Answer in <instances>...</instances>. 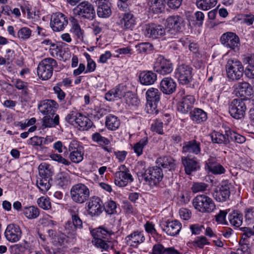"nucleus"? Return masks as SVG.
I'll use <instances>...</instances> for the list:
<instances>
[{
  "label": "nucleus",
  "mask_w": 254,
  "mask_h": 254,
  "mask_svg": "<svg viewBox=\"0 0 254 254\" xmlns=\"http://www.w3.org/2000/svg\"><path fill=\"white\" fill-rule=\"evenodd\" d=\"M225 70L227 77L231 81H237L244 75V66L241 62L237 59H228L225 65Z\"/></svg>",
  "instance_id": "7ed1b4c3"
},
{
  "label": "nucleus",
  "mask_w": 254,
  "mask_h": 254,
  "mask_svg": "<svg viewBox=\"0 0 254 254\" xmlns=\"http://www.w3.org/2000/svg\"><path fill=\"white\" fill-rule=\"evenodd\" d=\"M181 162L184 167L185 173L190 175L192 173L196 172L200 169V163L196 157L190 158L189 156H183Z\"/></svg>",
  "instance_id": "5701e85b"
},
{
  "label": "nucleus",
  "mask_w": 254,
  "mask_h": 254,
  "mask_svg": "<svg viewBox=\"0 0 254 254\" xmlns=\"http://www.w3.org/2000/svg\"><path fill=\"white\" fill-rule=\"evenodd\" d=\"M185 26V21L183 16L180 15H173L168 17L165 21V27L168 38L175 35Z\"/></svg>",
  "instance_id": "0eeeda50"
},
{
  "label": "nucleus",
  "mask_w": 254,
  "mask_h": 254,
  "mask_svg": "<svg viewBox=\"0 0 254 254\" xmlns=\"http://www.w3.org/2000/svg\"><path fill=\"white\" fill-rule=\"evenodd\" d=\"M42 126L45 127H53L59 124V116L55 114L54 116L46 115L42 119Z\"/></svg>",
  "instance_id": "ea45409f"
},
{
  "label": "nucleus",
  "mask_w": 254,
  "mask_h": 254,
  "mask_svg": "<svg viewBox=\"0 0 254 254\" xmlns=\"http://www.w3.org/2000/svg\"><path fill=\"white\" fill-rule=\"evenodd\" d=\"M159 226L163 231L171 236L178 235L182 228L181 223L177 220L161 221L160 222Z\"/></svg>",
  "instance_id": "412c9836"
},
{
  "label": "nucleus",
  "mask_w": 254,
  "mask_h": 254,
  "mask_svg": "<svg viewBox=\"0 0 254 254\" xmlns=\"http://www.w3.org/2000/svg\"><path fill=\"white\" fill-rule=\"evenodd\" d=\"M105 125L109 130H116L120 126V121L117 116L110 114L106 117Z\"/></svg>",
  "instance_id": "58836bf2"
},
{
  "label": "nucleus",
  "mask_w": 254,
  "mask_h": 254,
  "mask_svg": "<svg viewBox=\"0 0 254 254\" xmlns=\"http://www.w3.org/2000/svg\"><path fill=\"white\" fill-rule=\"evenodd\" d=\"M91 139L94 142L101 145H108L110 143V141L107 138L102 136L99 132H96L92 134Z\"/></svg>",
  "instance_id": "3c124183"
},
{
  "label": "nucleus",
  "mask_w": 254,
  "mask_h": 254,
  "mask_svg": "<svg viewBox=\"0 0 254 254\" xmlns=\"http://www.w3.org/2000/svg\"><path fill=\"white\" fill-rule=\"evenodd\" d=\"M189 48L190 50L193 53L194 58L195 59L196 61L197 62V64L194 63L195 64V66L196 67L200 68L203 64L201 60L202 55L198 52V47L197 44L191 43L189 45Z\"/></svg>",
  "instance_id": "c03bdc74"
},
{
  "label": "nucleus",
  "mask_w": 254,
  "mask_h": 254,
  "mask_svg": "<svg viewBox=\"0 0 254 254\" xmlns=\"http://www.w3.org/2000/svg\"><path fill=\"white\" fill-rule=\"evenodd\" d=\"M124 99L126 103L130 106H137L139 104V100L138 98L130 92H127L124 95Z\"/></svg>",
  "instance_id": "864d4df0"
},
{
  "label": "nucleus",
  "mask_w": 254,
  "mask_h": 254,
  "mask_svg": "<svg viewBox=\"0 0 254 254\" xmlns=\"http://www.w3.org/2000/svg\"><path fill=\"white\" fill-rule=\"evenodd\" d=\"M37 203L39 206L43 209L48 210L51 208V204L49 198L42 196L38 199Z\"/></svg>",
  "instance_id": "0e129e2a"
},
{
  "label": "nucleus",
  "mask_w": 254,
  "mask_h": 254,
  "mask_svg": "<svg viewBox=\"0 0 254 254\" xmlns=\"http://www.w3.org/2000/svg\"><path fill=\"white\" fill-rule=\"evenodd\" d=\"M76 230L75 226L70 221H68L64 224V233L70 239H74L76 236Z\"/></svg>",
  "instance_id": "de8ad7c7"
},
{
  "label": "nucleus",
  "mask_w": 254,
  "mask_h": 254,
  "mask_svg": "<svg viewBox=\"0 0 254 254\" xmlns=\"http://www.w3.org/2000/svg\"><path fill=\"white\" fill-rule=\"evenodd\" d=\"M30 143L35 148L40 147V151L45 152L47 150V147L43 146L42 144H46L48 143V138L34 136L30 138Z\"/></svg>",
  "instance_id": "37998d69"
},
{
  "label": "nucleus",
  "mask_w": 254,
  "mask_h": 254,
  "mask_svg": "<svg viewBox=\"0 0 254 254\" xmlns=\"http://www.w3.org/2000/svg\"><path fill=\"white\" fill-rule=\"evenodd\" d=\"M150 9L154 13H160L164 10V5L160 0H152L150 5Z\"/></svg>",
  "instance_id": "6e6d98bb"
},
{
  "label": "nucleus",
  "mask_w": 254,
  "mask_h": 254,
  "mask_svg": "<svg viewBox=\"0 0 254 254\" xmlns=\"http://www.w3.org/2000/svg\"><path fill=\"white\" fill-rule=\"evenodd\" d=\"M87 204L88 213L92 217L100 215L104 210V204L98 196L91 197Z\"/></svg>",
  "instance_id": "aec40b11"
},
{
  "label": "nucleus",
  "mask_w": 254,
  "mask_h": 254,
  "mask_svg": "<svg viewBox=\"0 0 254 254\" xmlns=\"http://www.w3.org/2000/svg\"><path fill=\"white\" fill-rule=\"evenodd\" d=\"M73 14L88 19H92L95 16L93 6L88 1H82L73 9Z\"/></svg>",
  "instance_id": "ddd939ff"
},
{
  "label": "nucleus",
  "mask_w": 254,
  "mask_h": 254,
  "mask_svg": "<svg viewBox=\"0 0 254 254\" xmlns=\"http://www.w3.org/2000/svg\"><path fill=\"white\" fill-rule=\"evenodd\" d=\"M117 204L115 201L113 200H109L106 202L105 205H104V210H105L106 213L108 214L112 215L117 212Z\"/></svg>",
  "instance_id": "680f3d73"
},
{
  "label": "nucleus",
  "mask_w": 254,
  "mask_h": 254,
  "mask_svg": "<svg viewBox=\"0 0 254 254\" xmlns=\"http://www.w3.org/2000/svg\"><path fill=\"white\" fill-rule=\"evenodd\" d=\"M39 176L37 177L36 185L39 189L43 192L48 191L51 188L53 171L51 165L41 163L38 167Z\"/></svg>",
  "instance_id": "f03ea898"
},
{
  "label": "nucleus",
  "mask_w": 254,
  "mask_h": 254,
  "mask_svg": "<svg viewBox=\"0 0 254 254\" xmlns=\"http://www.w3.org/2000/svg\"><path fill=\"white\" fill-rule=\"evenodd\" d=\"M58 107V104L54 100H46L40 103L38 109L43 115L54 116Z\"/></svg>",
  "instance_id": "393cba45"
},
{
  "label": "nucleus",
  "mask_w": 254,
  "mask_h": 254,
  "mask_svg": "<svg viewBox=\"0 0 254 254\" xmlns=\"http://www.w3.org/2000/svg\"><path fill=\"white\" fill-rule=\"evenodd\" d=\"M154 71L162 75L170 73L173 71V65L171 61L159 55L154 64Z\"/></svg>",
  "instance_id": "f3484780"
},
{
  "label": "nucleus",
  "mask_w": 254,
  "mask_h": 254,
  "mask_svg": "<svg viewBox=\"0 0 254 254\" xmlns=\"http://www.w3.org/2000/svg\"><path fill=\"white\" fill-rule=\"evenodd\" d=\"M6 239L9 242L15 243L18 242L22 236V231L20 227L15 224H10L7 225L4 232Z\"/></svg>",
  "instance_id": "b1692460"
},
{
  "label": "nucleus",
  "mask_w": 254,
  "mask_h": 254,
  "mask_svg": "<svg viewBox=\"0 0 254 254\" xmlns=\"http://www.w3.org/2000/svg\"><path fill=\"white\" fill-rule=\"evenodd\" d=\"M22 210L24 216L28 219H36L40 214L39 208L34 205L23 207Z\"/></svg>",
  "instance_id": "4c0bfd02"
},
{
  "label": "nucleus",
  "mask_w": 254,
  "mask_h": 254,
  "mask_svg": "<svg viewBox=\"0 0 254 254\" xmlns=\"http://www.w3.org/2000/svg\"><path fill=\"white\" fill-rule=\"evenodd\" d=\"M136 51L138 53H145L152 49V45L149 43H140L135 46Z\"/></svg>",
  "instance_id": "69168bd1"
},
{
  "label": "nucleus",
  "mask_w": 254,
  "mask_h": 254,
  "mask_svg": "<svg viewBox=\"0 0 254 254\" xmlns=\"http://www.w3.org/2000/svg\"><path fill=\"white\" fill-rule=\"evenodd\" d=\"M176 98L181 100L178 104V110L184 114L191 110L195 101L193 95L186 93L185 89L183 88L178 92Z\"/></svg>",
  "instance_id": "6e6552de"
},
{
  "label": "nucleus",
  "mask_w": 254,
  "mask_h": 254,
  "mask_svg": "<svg viewBox=\"0 0 254 254\" xmlns=\"http://www.w3.org/2000/svg\"><path fill=\"white\" fill-rule=\"evenodd\" d=\"M233 93L239 99L247 101L253 94L252 85L247 81L243 80L234 84L232 87Z\"/></svg>",
  "instance_id": "9b49d317"
},
{
  "label": "nucleus",
  "mask_w": 254,
  "mask_h": 254,
  "mask_svg": "<svg viewBox=\"0 0 254 254\" xmlns=\"http://www.w3.org/2000/svg\"><path fill=\"white\" fill-rule=\"evenodd\" d=\"M94 239H106L111 234V231L108 230L104 227L100 226L91 231Z\"/></svg>",
  "instance_id": "e433bc0d"
},
{
  "label": "nucleus",
  "mask_w": 254,
  "mask_h": 254,
  "mask_svg": "<svg viewBox=\"0 0 254 254\" xmlns=\"http://www.w3.org/2000/svg\"><path fill=\"white\" fill-rule=\"evenodd\" d=\"M196 3L199 8L207 10L216 5L217 0H197Z\"/></svg>",
  "instance_id": "49530a36"
},
{
  "label": "nucleus",
  "mask_w": 254,
  "mask_h": 254,
  "mask_svg": "<svg viewBox=\"0 0 254 254\" xmlns=\"http://www.w3.org/2000/svg\"><path fill=\"white\" fill-rule=\"evenodd\" d=\"M205 168L213 174H222L225 173V168L219 163L216 162V159L211 157L206 162Z\"/></svg>",
  "instance_id": "7c9ffc66"
},
{
  "label": "nucleus",
  "mask_w": 254,
  "mask_h": 254,
  "mask_svg": "<svg viewBox=\"0 0 254 254\" xmlns=\"http://www.w3.org/2000/svg\"><path fill=\"white\" fill-rule=\"evenodd\" d=\"M70 194L73 201L78 204L86 202L90 196L89 188L84 184L78 183L72 186Z\"/></svg>",
  "instance_id": "423d86ee"
},
{
  "label": "nucleus",
  "mask_w": 254,
  "mask_h": 254,
  "mask_svg": "<svg viewBox=\"0 0 254 254\" xmlns=\"http://www.w3.org/2000/svg\"><path fill=\"white\" fill-rule=\"evenodd\" d=\"M245 217L246 222L248 224L254 223V208H249L245 210Z\"/></svg>",
  "instance_id": "774afa93"
},
{
  "label": "nucleus",
  "mask_w": 254,
  "mask_h": 254,
  "mask_svg": "<svg viewBox=\"0 0 254 254\" xmlns=\"http://www.w3.org/2000/svg\"><path fill=\"white\" fill-rule=\"evenodd\" d=\"M163 123L160 119H156L151 126V130L159 134H163Z\"/></svg>",
  "instance_id": "13d9d810"
},
{
  "label": "nucleus",
  "mask_w": 254,
  "mask_h": 254,
  "mask_svg": "<svg viewBox=\"0 0 254 254\" xmlns=\"http://www.w3.org/2000/svg\"><path fill=\"white\" fill-rule=\"evenodd\" d=\"M97 4V15L99 17L106 18L112 14L111 3L107 0H94Z\"/></svg>",
  "instance_id": "a878e982"
},
{
  "label": "nucleus",
  "mask_w": 254,
  "mask_h": 254,
  "mask_svg": "<svg viewBox=\"0 0 254 254\" xmlns=\"http://www.w3.org/2000/svg\"><path fill=\"white\" fill-rule=\"evenodd\" d=\"M230 184L228 181H223L215 188L213 193L214 199L218 202H225L230 195Z\"/></svg>",
  "instance_id": "a211bd4d"
},
{
  "label": "nucleus",
  "mask_w": 254,
  "mask_h": 254,
  "mask_svg": "<svg viewBox=\"0 0 254 254\" xmlns=\"http://www.w3.org/2000/svg\"><path fill=\"white\" fill-rule=\"evenodd\" d=\"M59 71L57 61L51 58H45L42 60L37 67V74L43 80H47L51 77L53 70Z\"/></svg>",
  "instance_id": "20e7f679"
},
{
  "label": "nucleus",
  "mask_w": 254,
  "mask_h": 254,
  "mask_svg": "<svg viewBox=\"0 0 254 254\" xmlns=\"http://www.w3.org/2000/svg\"><path fill=\"white\" fill-rule=\"evenodd\" d=\"M145 35L148 38H158L164 35H168L166 28L161 25L150 23L146 26Z\"/></svg>",
  "instance_id": "4be33fe9"
},
{
  "label": "nucleus",
  "mask_w": 254,
  "mask_h": 254,
  "mask_svg": "<svg viewBox=\"0 0 254 254\" xmlns=\"http://www.w3.org/2000/svg\"><path fill=\"white\" fill-rule=\"evenodd\" d=\"M192 205L196 210L202 213H210L216 209L213 199L205 194L196 195L193 199Z\"/></svg>",
  "instance_id": "39448f33"
},
{
  "label": "nucleus",
  "mask_w": 254,
  "mask_h": 254,
  "mask_svg": "<svg viewBox=\"0 0 254 254\" xmlns=\"http://www.w3.org/2000/svg\"><path fill=\"white\" fill-rule=\"evenodd\" d=\"M190 119L196 124H201L207 119L206 112L199 108H195L190 113Z\"/></svg>",
  "instance_id": "72a5a7b5"
},
{
  "label": "nucleus",
  "mask_w": 254,
  "mask_h": 254,
  "mask_svg": "<svg viewBox=\"0 0 254 254\" xmlns=\"http://www.w3.org/2000/svg\"><path fill=\"white\" fill-rule=\"evenodd\" d=\"M148 140L147 137H144L139 142L134 144L133 149L137 156L142 154L144 147L148 144Z\"/></svg>",
  "instance_id": "8fccbe9b"
},
{
  "label": "nucleus",
  "mask_w": 254,
  "mask_h": 254,
  "mask_svg": "<svg viewBox=\"0 0 254 254\" xmlns=\"http://www.w3.org/2000/svg\"><path fill=\"white\" fill-rule=\"evenodd\" d=\"M230 224L236 227H240L243 223V215L239 211L234 210L228 216Z\"/></svg>",
  "instance_id": "79ce46f5"
},
{
  "label": "nucleus",
  "mask_w": 254,
  "mask_h": 254,
  "mask_svg": "<svg viewBox=\"0 0 254 254\" xmlns=\"http://www.w3.org/2000/svg\"><path fill=\"white\" fill-rule=\"evenodd\" d=\"M93 125V123L88 118L83 116L81 114H78V117L76 119L75 127H78L80 130H88Z\"/></svg>",
  "instance_id": "c9c22d12"
},
{
  "label": "nucleus",
  "mask_w": 254,
  "mask_h": 254,
  "mask_svg": "<svg viewBox=\"0 0 254 254\" xmlns=\"http://www.w3.org/2000/svg\"><path fill=\"white\" fill-rule=\"evenodd\" d=\"M32 31L27 27H23L20 28L17 33V37L21 41H25L31 36Z\"/></svg>",
  "instance_id": "09e8293b"
},
{
  "label": "nucleus",
  "mask_w": 254,
  "mask_h": 254,
  "mask_svg": "<svg viewBox=\"0 0 254 254\" xmlns=\"http://www.w3.org/2000/svg\"><path fill=\"white\" fill-rule=\"evenodd\" d=\"M152 254H180L174 248L165 249L161 244H156L153 246Z\"/></svg>",
  "instance_id": "a19ab883"
},
{
  "label": "nucleus",
  "mask_w": 254,
  "mask_h": 254,
  "mask_svg": "<svg viewBox=\"0 0 254 254\" xmlns=\"http://www.w3.org/2000/svg\"><path fill=\"white\" fill-rule=\"evenodd\" d=\"M67 151L69 152L68 157L72 162L78 163L83 160V148L77 141L72 140L70 142Z\"/></svg>",
  "instance_id": "2eb2a0df"
},
{
  "label": "nucleus",
  "mask_w": 254,
  "mask_h": 254,
  "mask_svg": "<svg viewBox=\"0 0 254 254\" xmlns=\"http://www.w3.org/2000/svg\"><path fill=\"white\" fill-rule=\"evenodd\" d=\"M245 100L239 98L233 99L230 104L229 112L236 119H241L245 115L247 106Z\"/></svg>",
  "instance_id": "f8f14e48"
},
{
  "label": "nucleus",
  "mask_w": 254,
  "mask_h": 254,
  "mask_svg": "<svg viewBox=\"0 0 254 254\" xmlns=\"http://www.w3.org/2000/svg\"><path fill=\"white\" fill-rule=\"evenodd\" d=\"M67 24V18L64 14L56 12L52 14L50 25L53 31L56 32L63 31Z\"/></svg>",
  "instance_id": "6ab92c4d"
},
{
  "label": "nucleus",
  "mask_w": 254,
  "mask_h": 254,
  "mask_svg": "<svg viewBox=\"0 0 254 254\" xmlns=\"http://www.w3.org/2000/svg\"><path fill=\"white\" fill-rule=\"evenodd\" d=\"M161 95V92L157 88L151 87L147 90L146 92V107L148 113L151 114L158 113L157 104L160 100Z\"/></svg>",
  "instance_id": "1a4fd4ad"
},
{
  "label": "nucleus",
  "mask_w": 254,
  "mask_h": 254,
  "mask_svg": "<svg viewBox=\"0 0 254 254\" xmlns=\"http://www.w3.org/2000/svg\"><path fill=\"white\" fill-rule=\"evenodd\" d=\"M139 78L141 84L150 85L157 80V75L152 71H143L140 73Z\"/></svg>",
  "instance_id": "2f4dec72"
},
{
  "label": "nucleus",
  "mask_w": 254,
  "mask_h": 254,
  "mask_svg": "<svg viewBox=\"0 0 254 254\" xmlns=\"http://www.w3.org/2000/svg\"><path fill=\"white\" fill-rule=\"evenodd\" d=\"M228 131L229 130L226 131L225 134L217 131L212 132L211 134V138L212 142L224 145L228 144L230 142Z\"/></svg>",
  "instance_id": "473e14b6"
},
{
  "label": "nucleus",
  "mask_w": 254,
  "mask_h": 254,
  "mask_svg": "<svg viewBox=\"0 0 254 254\" xmlns=\"http://www.w3.org/2000/svg\"><path fill=\"white\" fill-rule=\"evenodd\" d=\"M50 157L52 160L57 161L59 163L63 164L65 166H69L71 164L69 161L63 157L61 155L59 154H52L50 155Z\"/></svg>",
  "instance_id": "338daca9"
},
{
  "label": "nucleus",
  "mask_w": 254,
  "mask_h": 254,
  "mask_svg": "<svg viewBox=\"0 0 254 254\" xmlns=\"http://www.w3.org/2000/svg\"><path fill=\"white\" fill-rule=\"evenodd\" d=\"M156 163L158 166L168 169L169 171L174 170L176 168L175 160L170 156L160 157L157 159Z\"/></svg>",
  "instance_id": "f704fd0d"
},
{
  "label": "nucleus",
  "mask_w": 254,
  "mask_h": 254,
  "mask_svg": "<svg viewBox=\"0 0 254 254\" xmlns=\"http://www.w3.org/2000/svg\"><path fill=\"white\" fill-rule=\"evenodd\" d=\"M56 184L60 188H64L69 184V180L67 176L61 174L58 175Z\"/></svg>",
  "instance_id": "052dcab7"
},
{
  "label": "nucleus",
  "mask_w": 254,
  "mask_h": 254,
  "mask_svg": "<svg viewBox=\"0 0 254 254\" xmlns=\"http://www.w3.org/2000/svg\"><path fill=\"white\" fill-rule=\"evenodd\" d=\"M192 244L194 247L202 249L204 246L209 245L210 243L204 236H199L195 238L194 240L192 242Z\"/></svg>",
  "instance_id": "bf43d9fd"
},
{
  "label": "nucleus",
  "mask_w": 254,
  "mask_h": 254,
  "mask_svg": "<svg viewBox=\"0 0 254 254\" xmlns=\"http://www.w3.org/2000/svg\"><path fill=\"white\" fill-rule=\"evenodd\" d=\"M201 150V143L193 139L183 143L182 151L183 153H189L197 155L200 154Z\"/></svg>",
  "instance_id": "bb28decb"
},
{
  "label": "nucleus",
  "mask_w": 254,
  "mask_h": 254,
  "mask_svg": "<svg viewBox=\"0 0 254 254\" xmlns=\"http://www.w3.org/2000/svg\"><path fill=\"white\" fill-rule=\"evenodd\" d=\"M175 77L180 84H189L192 80V68L186 64H180L175 70Z\"/></svg>",
  "instance_id": "9d476101"
},
{
  "label": "nucleus",
  "mask_w": 254,
  "mask_h": 254,
  "mask_svg": "<svg viewBox=\"0 0 254 254\" xmlns=\"http://www.w3.org/2000/svg\"><path fill=\"white\" fill-rule=\"evenodd\" d=\"M123 96L122 92L119 88L113 89L106 93L105 98L109 101H113L116 98H121Z\"/></svg>",
  "instance_id": "603ef678"
},
{
  "label": "nucleus",
  "mask_w": 254,
  "mask_h": 254,
  "mask_svg": "<svg viewBox=\"0 0 254 254\" xmlns=\"http://www.w3.org/2000/svg\"><path fill=\"white\" fill-rule=\"evenodd\" d=\"M221 42L225 47L230 48L234 52L240 49V39L238 35L232 32H227L222 35Z\"/></svg>",
  "instance_id": "4468645a"
},
{
  "label": "nucleus",
  "mask_w": 254,
  "mask_h": 254,
  "mask_svg": "<svg viewBox=\"0 0 254 254\" xmlns=\"http://www.w3.org/2000/svg\"><path fill=\"white\" fill-rule=\"evenodd\" d=\"M119 170V171L115 173V183L116 185L121 187H125L128 183L133 182L132 176L125 165L120 166Z\"/></svg>",
  "instance_id": "dca6fc26"
},
{
  "label": "nucleus",
  "mask_w": 254,
  "mask_h": 254,
  "mask_svg": "<svg viewBox=\"0 0 254 254\" xmlns=\"http://www.w3.org/2000/svg\"><path fill=\"white\" fill-rule=\"evenodd\" d=\"M125 240L128 245L137 247L138 245L144 242L145 239L142 232L136 231L127 235Z\"/></svg>",
  "instance_id": "cd10ccee"
},
{
  "label": "nucleus",
  "mask_w": 254,
  "mask_h": 254,
  "mask_svg": "<svg viewBox=\"0 0 254 254\" xmlns=\"http://www.w3.org/2000/svg\"><path fill=\"white\" fill-rule=\"evenodd\" d=\"M177 84L174 80L170 77L164 78L160 82V89L165 94H171L176 89Z\"/></svg>",
  "instance_id": "c756f323"
},
{
  "label": "nucleus",
  "mask_w": 254,
  "mask_h": 254,
  "mask_svg": "<svg viewBox=\"0 0 254 254\" xmlns=\"http://www.w3.org/2000/svg\"><path fill=\"white\" fill-rule=\"evenodd\" d=\"M246 60L248 65L244 69V73L246 77L249 79H254V64H253L252 57H247Z\"/></svg>",
  "instance_id": "a18cd8bd"
},
{
  "label": "nucleus",
  "mask_w": 254,
  "mask_h": 254,
  "mask_svg": "<svg viewBox=\"0 0 254 254\" xmlns=\"http://www.w3.org/2000/svg\"><path fill=\"white\" fill-rule=\"evenodd\" d=\"M228 135H229L230 141L231 140L240 144L245 142L246 141V138L244 136L234 131L229 130Z\"/></svg>",
  "instance_id": "e2e57ef3"
},
{
  "label": "nucleus",
  "mask_w": 254,
  "mask_h": 254,
  "mask_svg": "<svg viewBox=\"0 0 254 254\" xmlns=\"http://www.w3.org/2000/svg\"><path fill=\"white\" fill-rule=\"evenodd\" d=\"M208 187V184L203 182H194L191 187V190L193 193H197L205 191Z\"/></svg>",
  "instance_id": "4d7b16f0"
},
{
  "label": "nucleus",
  "mask_w": 254,
  "mask_h": 254,
  "mask_svg": "<svg viewBox=\"0 0 254 254\" xmlns=\"http://www.w3.org/2000/svg\"><path fill=\"white\" fill-rule=\"evenodd\" d=\"M138 179L141 181L153 188L157 186L162 180L163 173L162 170L159 167H150L144 172L137 173Z\"/></svg>",
  "instance_id": "f257e3e1"
},
{
  "label": "nucleus",
  "mask_w": 254,
  "mask_h": 254,
  "mask_svg": "<svg viewBox=\"0 0 254 254\" xmlns=\"http://www.w3.org/2000/svg\"><path fill=\"white\" fill-rule=\"evenodd\" d=\"M29 244L26 241L21 244H15L12 247L15 254H24L29 249Z\"/></svg>",
  "instance_id": "5fc2aeb1"
},
{
  "label": "nucleus",
  "mask_w": 254,
  "mask_h": 254,
  "mask_svg": "<svg viewBox=\"0 0 254 254\" xmlns=\"http://www.w3.org/2000/svg\"><path fill=\"white\" fill-rule=\"evenodd\" d=\"M122 27L126 30H133L136 24V18L130 12L125 13L120 19Z\"/></svg>",
  "instance_id": "c85d7f7f"
}]
</instances>
